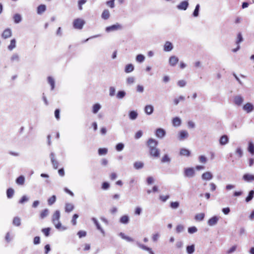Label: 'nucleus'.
<instances>
[{"label":"nucleus","instance_id":"nucleus-46","mask_svg":"<svg viewBox=\"0 0 254 254\" xmlns=\"http://www.w3.org/2000/svg\"><path fill=\"white\" fill-rule=\"evenodd\" d=\"M184 100L185 97H184L183 96H180L178 98L174 99L173 102L174 104L177 105L180 101H184Z\"/></svg>","mask_w":254,"mask_h":254},{"label":"nucleus","instance_id":"nucleus-3","mask_svg":"<svg viewBox=\"0 0 254 254\" xmlns=\"http://www.w3.org/2000/svg\"><path fill=\"white\" fill-rule=\"evenodd\" d=\"M122 29V26L119 23H116L111 26L107 27L106 28V31L107 32H110L112 31H117Z\"/></svg>","mask_w":254,"mask_h":254},{"label":"nucleus","instance_id":"nucleus-43","mask_svg":"<svg viewBox=\"0 0 254 254\" xmlns=\"http://www.w3.org/2000/svg\"><path fill=\"white\" fill-rule=\"evenodd\" d=\"M243 41V38L241 33H239L237 35V40L236 43L237 45H239Z\"/></svg>","mask_w":254,"mask_h":254},{"label":"nucleus","instance_id":"nucleus-32","mask_svg":"<svg viewBox=\"0 0 254 254\" xmlns=\"http://www.w3.org/2000/svg\"><path fill=\"white\" fill-rule=\"evenodd\" d=\"M110 12L107 9H105L101 15V17L103 19L106 20L108 19L110 17Z\"/></svg>","mask_w":254,"mask_h":254},{"label":"nucleus","instance_id":"nucleus-56","mask_svg":"<svg viewBox=\"0 0 254 254\" xmlns=\"http://www.w3.org/2000/svg\"><path fill=\"white\" fill-rule=\"evenodd\" d=\"M197 231V229L195 226L189 227L188 228V232L190 234H193Z\"/></svg>","mask_w":254,"mask_h":254},{"label":"nucleus","instance_id":"nucleus-6","mask_svg":"<svg viewBox=\"0 0 254 254\" xmlns=\"http://www.w3.org/2000/svg\"><path fill=\"white\" fill-rule=\"evenodd\" d=\"M233 101L236 105L240 106L244 101V98L241 95H236L234 97Z\"/></svg>","mask_w":254,"mask_h":254},{"label":"nucleus","instance_id":"nucleus-20","mask_svg":"<svg viewBox=\"0 0 254 254\" xmlns=\"http://www.w3.org/2000/svg\"><path fill=\"white\" fill-rule=\"evenodd\" d=\"M173 48V46L172 44L169 41L166 42L164 46V50L165 52H170Z\"/></svg>","mask_w":254,"mask_h":254},{"label":"nucleus","instance_id":"nucleus-37","mask_svg":"<svg viewBox=\"0 0 254 254\" xmlns=\"http://www.w3.org/2000/svg\"><path fill=\"white\" fill-rule=\"evenodd\" d=\"M49 213V211L48 209H45L42 210L40 214V217L41 219H44L46 217H47Z\"/></svg>","mask_w":254,"mask_h":254},{"label":"nucleus","instance_id":"nucleus-25","mask_svg":"<svg viewBox=\"0 0 254 254\" xmlns=\"http://www.w3.org/2000/svg\"><path fill=\"white\" fill-rule=\"evenodd\" d=\"M128 116L130 120H134L137 118L138 116V113L136 111H131L129 112Z\"/></svg>","mask_w":254,"mask_h":254},{"label":"nucleus","instance_id":"nucleus-4","mask_svg":"<svg viewBox=\"0 0 254 254\" xmlns=\"http://www.w3.org/2000/svg\"><path fill=\"white\" fill-rule=\"evenodd\" d=\"M185 176L192 178L195 175V171L192 168H186L184 170Z\"/></svg>","mask_w":254,"mask_h":254},{"label":"nucleus","instance_id":"nucleus-54","mask_svg":"<svg viewBox=\"0 0 254 254\" xmlns=\"http://www.w3.org/2000/svg\"><path fill=\"white\" fill-rule=\"evenodd\" d=\"M14 194V190L12 189H8L6 191V194L8 198H11Z\"/></svg>","mask_w":254,"mask_h":254},{"label":"nucleus","instance_id":"nucleus-49","mask_svg":"<svg viewBox=\"0 0 254 254\" xmlns=\"http://www.w3.org/2000/svg\"><path fill=\"white\" fill-rule=\"evenodd\" d=\"M184 230V226L182 224L178 225L176 228V231L177 233L182 232Z\"/></svg>","mask_w":254,"mask_h":254},{"label":"nucleus","instance_id":"nucleus-53","mask_svg":"<svg viewBox=\"0 0 254 254\" xmlns=\"http://www.w3.org/2000/svg\"><path fill=\"white\" fill-rule=\"evenodd\" d=\"M179 205H180L179 202L178 201L172 202L170 203V207L172 209H175L178 208L179 206Z\"/></svg>","mask_w":254,"mask_h":254},{"label":"nucleus","instance_id":"nucleus-45","mask_svg":"<svg viewBox=\"0 0 254 254\" xmlns=\"http://www.w3.org/2000/svg\"><path fill=\"white\" fill-rule=\"evenodd\" d=\"M133 166L136 169H139L143 168V163L141 162H135L134 163Z\"/></svg>","mask_w":254,"mask_h":254},{"label":"nucleus","instance_id":"nucleus-29","mask_svg":"<svg viewBox=\"0 0 254 254\" xmlns=\"http://www.w3.org/2000/svg\"><path fill=\"white\" fill-rule=\"evenodd\" d=\"M134 66L132 64H128L126 65L125 68V71L126 73H130L134 70Z\"/></svg>","mask_w":254,"mask_h":254},{"label":"nucleus","instance_id":"nucleus-61","mask_svg":"<svg viewBox=\"0 0 254 254\" xmlns=\"http://www.w3.org/2000/svg\"><path fill=\"white\" fill-rule=\"evenodd\" d=\"M237 246H233L231 247L229 250L227 251V254H231L233 253H234L237 249Z\"/></svg>","mask_w":254,"mask_h":254},{"label":"nucleus","instance_id":"nucleus-35","mask_svg":"<svg viewBox=\"0 0 254 254\" xmlns=\"http://www.w3.org/2000/svg\"><path fill=\"white\" fill-rule=\"evenodd\" d=\"M180 153L181 155L185 156H189L190 154V151L186 148L181 149Z\"/></svg>","mask_w":254,"mask_h":254},{"label":"nucleus","instance_id":"nucleus-41","mask_svg":"<svg viewBox=\"0 0 254 254\" xmlns=\"http://www.w3.org/2000/svg\"><path fill=\"white\" fill-rule=\"evenodd\" d=\"M13 19L15 23H18L22 20L21 16L19 14H15L13 16Z\"/></svg>","mask_w":254,"mask_h":254},{"label":"nucleus","instance_id":"nucleus-31","mask_svg":"<svg viewBox=\"0 0 254 254\" xmlns=\"http://www.w3.org/2000/svg\"><path fill=\"white\" fill-rule=\"evenodd\" d=\"M12 224L13 225L15 226H19L21 225V219L19 217H14Z\"/></svg>","mask_w":254,"mask_h":254},{"label":"nucleus","instance_id":"nucleus-38","mask_svg":"<svg viewBox=\"0 0 254 254\" xmlns=\"http://www.w3.org/2000/svg\"><path fill=\"white\" fill-rule=\"evenodd\" d=\"M46 5L44 4L40 5L37 8V13L39 14H42L46 10Z\"/></svg>","mask_w":254,"mask_h":254},{"label":"nucleus","instance_id":"nucleus-10","mask_svg":"<svg viewBox=\"0 0 254 254\" xmlns=\"http://www.w3.org/2000/svg\"><path fill=\"white\" fill-rule=\"evenodd\" d=\"M189 136V133L186 130H181L179 132L178 139L180 140H183L187 138Z\"/></svg>","mask_w":254,"mask_h":254},{"label":"nucleus","instance_id":"nucleus-23","mask_svg":"<svg viewBox=\"0 0 254 254\" xmlns=\"http://www.w3.org/2000/svg\"><path fill=\"white\" fill-rule=\"evenodd\" d=\"M235 153L238 158H241L243 156V151L241 146H238L235 149Z\"/></svg>","mask_w":254,"mask_h":254},{"label":"nucleus","instance_id":"nucleus-16","mask_svg":"<svg viewBox=\"0 0 254 254\" xmlns=\"http://www.w3.org/2000/svg\"><path fill=\"white\" fill-rule=\"evenodd\" d=\"M179 62V59L176 56H171L169 60V64L171 66H174Z\"/></svg>","mask_w":254,"mask_h":254},{"label":"nucleus","instance_id":"nucleus-59","mask_svg":"<svg viewBox=\"0 0 254 254\" xmlns=\"http://www.w3.org/2000/svg\"><path fill=\"white\" fill-rule=\"evenodd\" d=\"M97 227V229L100 231V232L104 236L105 234V231L104 229L101 227L99 222L95 224Z\"/></svg>","mask_w":254,"mask_h":254},{"label":"nucleus","instance_id":"nucleus-7","mask_svg":"<svg viewBox=\"0 0 254 254\" xmlns=\"http://www.w3.org/2000/svg\"><path fill=\"white\" fill-rule=\"evenodd\" d=\"M213 177L212 173L209 171L203 173L201 175V178L203 181H210Z\"/></svg>","mask_w":254,"mask_h":254},{"label":"nucleus","instance_id":"nucleus-15","mask_svg":"<svg viewBox=\"0 0 254 254\" xmlns=\"http://www.w3.org/2000/svg\"><path fill=\"white\" fill-rule=\"evenodd\" d=\"M50 156L51 160L53 167L55 169H57L59 167V162L55 159V154L54 153L52 152L50 154Z\"/></svg>","mask_w":254,"mask_h":254},{"label":"nucleus","instance_id":"nucleus-52","mask_svg":"<svg viewBox=\"0 0 254 254\" xmlns=\"http://www.w3.org/2000/svg\"><path fill=\"white\" fill-rule=\"evenodd\" d=\"M135 81V78L133 76H130L127 78V84H132Z\"/></svg>","mask_w":254,"mask_h":254},{"label":"nucleus","instance_id":"nucleus-9","mask_svg":"<svg viewBox=\"0 0 254 254\" xmlns=\"http://www.w3.org/2000/svg\"><path fill=\"white\" fill-rule=\"evenodd\" d=\"M229 141V137L228 136V135H222L219 140V144L221 145H223V146H224V145H226V144H227L228 143Z\"/></svg>","mask_w":254,"mask_h":254},{"label":"nucleus","instance_id":"nucleus-14","mask_svg":"<svg viewBox=\"0 0 254 254\" xmlns=\"http://www.w3.org/2000/svg\"><path fill=\"white\" fill-rule=\"evenodd\" d=\"M189 6V2L187 0L182 1L177 6V8L179 10H185L187 9Z\"/></svg>","mask_w":254,"mask_h":254},{"label":"nucleus","instance_id":"nucleus-27","mask_svg":"<svg viewBox=\"0 0 254 254\" xmlns=\"http://www.w3.org/2000/svg\"><path fill=\"white\" fill-rule=\"evenodd\" d=\"M195 251L194 245L188 246L186 248V251L188 254H192Z\"/></svg>","mask_w":254,"mask_h":254},{"label":"nucleus","instance_id":"nucleus-21","mask_svg":"<svg viewBox=\"0 0 254 254\" xmlns=\"http://www.w3.org/2000/svg\"><path fill=\"white\" fill-rule=\"evenodd\" d=\"M248 151L252 154L254 155V144L252 141L248 142Z\"/></svg>","mask_w":254,"mask_h":254},{"label":"nucleus","instance_id":"nucleus-19","mask_svg":"<svg viewBox=\"0 0 254 254\" xmlns=\"http://www.w3.org/2000/svg\"><path fill=\"white\" fill-rule=\"evenodd\" d=\"M11 30L9 28H7L4 30L2 33V37L4 39H6L10 37L11 36Z\"/></svg>","mask_w":254,"mask_h":254},{"label":"nucleus","instance_id":"nucleus-24","mask_svg":"<svg viewBox=\"0 0 254 254\" xmlns=\"http://www.w3.org/2000/svg\"><path fill=\"white\" fill-rule=\"evenodd\" d=\"M47 80L48 83L51 86V90H54L55 86V80L54 78L52 76H48L47 78Z\"/></svg>","mask_w":254,"mask_h":254},{"label":"nucleus","instance_id":"nucleus-58","mask_svg":"<svg viewBox=\"0 0 254 254\" xmlns=\"http://www.w3.org/2000/svg\"><path fill=\"white\" fill-rule=\"evenodd\" d=\"M187 84L186 81L185 80H180L177 82V85L180 87H184Z\"/></svg>","mask_w":254,"mask_h":254},{"label":"nucleus","instance_id":"nucleus-57","mask_svg":"<svg viewBox=\"0 0 254 254\" xmlns=\"http://www.w3.org/2000/svg\"><path fill=\"white\" fill-rule=\"evenodd\" d=\"M29 197L26 195H23L21 197V198L19 200V203L21 204H23L25 202H27L29 200Z\"/></svg>","mask_w":254,"mask_h":254},{"label":"nucleus","instance_id":"nucleus-22","mask_svg":"<svg viewBox=\"0 0 254 254\" xmlns=\"http://www.w3.org/2000/svg\"><path fill=\"white\" fill-rule=\"evenodd\" d=\"M172 124L174 127H178L181 124V120L179 117H175L172 120Z\"/></svg>","mask_w":254,"mask_h":254},{"label":"nucleus","instance_id":"nucleus-13","mask_svg":"<svg viewBox=\"0 0 254 254\" xmlns=\"http://www.w3.org/2000/svg\"><path fill=\"white\" fill-rule=\"evenodd\" d=\"M149 152L150 155L155 158H157L160 156V151L157 147L150 148Z\"/></svg>","mask_w":254,"mask_h":254},{"label":"nucleus","instance_id":"nucleus-11","mask_svg":"<svg viewBox=\"0 0 254 254\" xmlns=\"http://www.w3.org/2000/svg\"><path fill=\"white\" fill-rule=\"evenodd\" d=\"M219 217H218L217 216H214L212 217L211 218H210L208 220L207 224L210 226H214L217 223V222L219 220Z\"/></svg>","mask_w":254,"mask_h":254},{"label":"nucleus","instance_id":"nucleus-36","mask_svg":"<svg viewBox=\"0 0 254 254\" xmlns=\"http://www.w3.org/2000/svg\"><path fill=\"white\" fill-rule=\"evenodd\" d=\"M205 216L204 213L197 214L195 216V220L197 221H201L203 220Z\"/></svg>","mask_w":254,"mask_h":254},{"label":"nucleus","instance_id":"nucleus-28","mask_svg":"<svg viewBox=\"0 0 254 254\" xmlns=\"http://www.w3.org/2000/svg\"><path fill=\"white\" fill-rule=\"evenodd\" d=\"M129 222V217L127 215H123L120 219V222L122 224H127Z\"/></svg>","mask_w":254,"mask_h":254},{"label":"nucleus","instance_id":"nucleus-8","mask_svg":"<svg viewBox=\"0 0 254 254\" xmlns=\"http://www.w3.org/2000/svg\"><path fill=\"white\" fill-rule=\"evenodd\" d=\"M243 180L246 182H252L254 181V175L246 173L243 176Z\"/></svg>","mask_w":254,"mask_h":254},{"label":"nucleus","instance_id":"nucleus-44","mask_svg":"<svg viewBox=\"0 0 254 254\" xmlns=\"http://www.w3.org/2000/svg\"><path fill=\"white\" fill-rule=\"evenodd\" d=\"M254 195V190H252L250 191L248 196L246 198V202H248L252 199Z\"/></svg>","mask_w":254,"mask_h":254},{"label":"nucleus","instance_id":"nucleus-18","mask_svg":"<svg viewBox=\"0 0 254 254\" xmlns=\"http://www.w3.org/2000/svg\"><path fill=\"white\" fill-rule=\"evenodd\" d=\"M154 111V107L151 105H147L144 108V112L147 115L152 114Z\"/></svg>","mask_w":254,"mask_h":254},{"label":"nucleus","instance_id":"nucleus-40","mask_svg":"<svg viewBox=\"0 0 254 254\" xmlns=\"http://www.w3.org/2000/svg\"><path fill=\"white\" fill-rule=\"evenodd\" d=\"M199 8H200L199 4H196V5L195 6V9L194 10V11L192 13L193 17H196L198 16Z\"/></svg>","mask_w":254,"mask_h":254},{"label":"nucleus","instance_id":"nucleus-39","mask_svg":"<svg viewBox=\"0 0 254 254\" xmlns=\"http://www.w3.org/2000/svg\"><path fill=\"white\" fill-rule=\"evenodd\" d=\"M16 47V41L15 39H12L10 41V43L8 46V49L9 51H12Z\"/></svg>","mask_w":254,"mask_h":254},{"label":"nucleus","instance_id":"nucleus-34","mask_svg":"<svg viewBox=\"0 0 254 254\" xmlns=\"http://www.w3.org/2000/svg\"><path fill=\"white\" fill-rule=\"evenodd\" d=\"M25 182V178L23 176H20L16 180V183L19 185H23Z\"/></svg>","mask_w":254,"mask_h":254},{"label":"nucleus","instance_id":"nucleus-33","mask_svg":"<svg viewBox=\"0 0 254 254\" xmlns=\"http://www.w3.org/2000/svg\"><path fill=\"white\" fill-rule=\"evenodd\" d=\"M135 60L137 63H143L145 60V56L142 54L137 55L135 58Z\"/></svg>","mask_w":254,"mask_h":254},{"label":"nucleus","instance_id":"nucleus-2","mask_svg":"<svg viewBox=\"0 0 254 254\" xmlns=\"http://www.w3.org/2000/svg\"><path fill=\"white\" fill-rule=\"evenodd\" d=\"M85 21L81 18H76L73 21V26L75 29H82L84 25L85 24Z\"/></svg>","mask_w":254,"mask_h":254},{"label":"nucleus","instance_id":"nucleus-55","mask_svg":"<svg viewBox=\"0 0 254 254\" xmlns=\"http://www.w3.org/2000/svg\"><path fill=\"white\" fill-rule=\"evenodd\" d=\"M124 148V144L122 143H119L116 146V149L118 151H121Z\"/></svg>","mask_w":254,"mask_h":254},{"label":"nucleus","instance_id":"nucleus-42","mask_svg":"<svg viewBox=\"0 0 254 254\" xmlns=\"http://www.w3.org/2000/svg\"><path fill=\"white\" fill-rule=\"evenodd\" d=\"M98 152L99 155H104L107 153L108 149L106 148H100L98 149Z\"/></svg>","mask_w":254,"mask_h":254},{"label":"nucleus","instance_id":"nucleus-17","mask_svg":"<svg viewBox=\"0 0 254 254\" xmlns=\"http://www.w3.org/2000/svg\"><path fill=\"white\" fill-rule=\"evenodd\" d=\"M147 144L149 149L154 147H157L158 141L155 139L151 138L148 140Z\"/></svg>","mask_w":254,"mask_h":254},{"label":"nucleus","instance_id":"nucleus-1","mask_svg":"<svg viewBox=\"0 0 254 254\" xmlns=\"http://www.w3.org/2000/svg\"><path fill=\"white\" fill-rule=\"evenodd\" d=\"M60 216L61 215L60 211L56 210L52 216V223L57 229L65 230L66 229V228L64 226H62L61 223L59 221Z\"/></svg>","mask_w":254,"mask_h":254},{"label":"nucleus","instance_id":"nucleus-50","mask_svg":"<svg viewBox=\"0 0 254 254\" xmlns=\"http://www.w3.org/2000/svg\"><path fill=\"white\" fill-rule=\"evenodd\" d=\"M126 94V93L124 91H120L117 94V98L118 99H122L125 96Z\"/></svg>","mask_w":254,"mask_h":254},{"label":"nucleus","instance_id":"nucleus-62","mask_svg":"<svg viewBox=\"0 0 254 254\" xmlns=\"http://www.w3.org/2000/svg\"><path fill=\"white\" fill-rule=\"evenodd\" d=\"M161 161L163 163L169 162L170 161V158L168 155H165L162 158Z\"/></svg>","mask_w":254,"mask_h":254},{"label":"nucleus","instance_id":"nucleus-47","mask_svg":"<svg viewBox=\"0 0 254 254\" xmlns=\"http://www.w3.org/2000/svg\"><path fill=\"white\" fill-rule=\"evenodd\" d=\"M56 200V196L55 195H53L51 197H50L48 200V204L50 205L54 204Z\"/></svg>","mask_w":254,"mask_h":254},{"label":"nucleus","instance_id":"nucleus-30","mask_svg":"<svg viewBox=\"0 0 254 254\" xmlns=\"http://www.w3.org/2000/svg\"><path fill=\"white\" fill-rule=\"evenodd\" d=\"M101 108V106L99 103H96L93 105L92 107V112L94 114H96Z\"/></svg>","mask_w":254,"mask_h":254},{"label":"nucleus","instance_id":"nucleus-64","mask_svg":"<svg viewBox=\"0 0 254 254\" xmlns=\"http://www.w3.org/2000/svg\"><path fill=\"white\" fill-rule=\"evenodd\" d=\"M199 161L202 163H205L207 161L206 158L204 155H201L198 158Z\"/></svg>","mask_w":254,"mask_h":254},{"label":"nucleus","instance_id":"nucleus-48","mask_svg":"<svg viewBox=\"0 0 254 254\" xmlns=\"http://www.w3.org/2000/svg\"><path fill=\"white\" fill-rule=\"evenodd\" d=\"M137 246L141 249L145 251H147L149 253L151 252V249L149 248L148 247H146L144 245H142L140 243H137Z\"/></svg>","mask_w":254,"mask_h":254},{"label":"nucleus","instance_id":"nucleus-12","mask_svg":"<svg viewBox=\"0 0 254 254\" xmlns=\"http://www.w3.org/2000/svg\"><path fill=\"white\" fill-rule=\"evenodd\" d=\"M155 135L157 137L162 138L166 135V131L161 128H157L155 131Z\"/></svg>","mask_w":254,"mask_h":254},{"label":"nucleus","instance_id":"nucleus-26","mask_svg":"<svg viewBox=\"0 0 254 254\" xmlns=\"http://www.w3.org/2000/svg\"><path fill=\"white\" fill-rule=\"evenodd\" d=\"M74 207V205L72 204L66 203L65 205V212L69 213L73 210Z\"/></svg>","mask_w":254,"mask_h":254},{"label":"nucleus","instance_id":"nucleus-60","mask_svg":"<svg viewBox=\"0 0 254 254\" xmlns=\"http://www.w3.org/2000/svg\"><path fill=\"white\" fill-rule=\"evenodd\" d=\"M142 212V208L139 206H137L134 209V214L136 215H140Z\"/></svg>","mask_w":254,"mask_h":254},{"label":"nucleus","instance_id":"nucleus-5","mask_svg":"<svg viewBox=\"0 0 254 254\" xmlns=\"http://www.w3.org/2000/svg\"><path fill=\"white\" fill-rule=\"evenodd\" d=\"M243 109L247 113H250L254 110V106L251 103H247L243 106Z\"/></svg>","mask_w":254,"mask_h":254},{"label":"nucleus","instance_id":"nucleus-63","mask_svg":"<svg viewBox=\"0 0 254 254\" xmlns=\"http://www.w3.org/2000/svg\"><path fill=\"white\" fill-rule=\"evenodd\" d=\"M116 89L114 87L111 86L109 88V95L113 96L115 95Z\"/></svg>","mask_w":254,"mask_h":254},{"label":"nucleus","instance_id":"nucleus-51","mask_svg":"<svg viewBox=\"0 0 254 254\" xmlns=\"http://www.w3.org/2000/svg\"><path fill=\"white\" fill-rule=\"evenodd\" d=\"M10 60L11 62H18L19 61V56L18 54H13L11 58H10Z\"/></svg>","mask_w":254,"mask_h":254}]
</instances>
